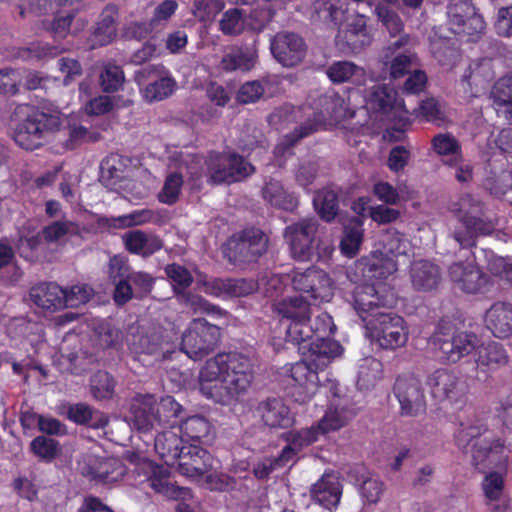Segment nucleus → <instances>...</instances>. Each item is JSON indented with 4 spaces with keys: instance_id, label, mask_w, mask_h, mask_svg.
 <instances>
[{
    "instance_id": "obj_1",
    "label": "nucleus",
    "mask_w": 512,
    "mask_h": 512,
    "mask_svg": "<svg viewBox=\"0 0 512 512\" xmlns=\"http://www.w3.org/2000/svg\"><path fill=\"white\" fill-rule=\"evenodd\" d=\"M488 428L482 424H461L455 434V443L463 451L472 445V465L479 471L487 472L480 484L483 503L488 512H509L511 501L505 490V475L508 454L504 441L491 437Z\"/></svg>"
},
{
    "instance_id": "obj_2",
    "label": "nucleus",
    "mask_w": 512,
    "mask_h": 512,
    "mask_svg": "<svg viewBox=\"0 0 512 512\" xmlns=\"http://www.w3.org/2000/svg\"><path fill=\"white\" fill-rule=\"evenodd\" d=\"M200 390L213 397L211 382L223 384L227 394L236 397L245 394L254 380V365L250 357L238 351L220 352L208 359L199 373Z\"/></svg>"
},
{
    "instance_id": "obj_3",
    "label": "nucleus",
    "mask_w": 512,
    "mask_h": 512,
    "mask_svg": "<svg viewBox=\"0 0 512 512\" xmlns=\"http://www.w3.org/2000/svg\"><path fill=\"white\" fill-rule=\"evenodd\" d=\"M457 224L451 230V237L463 249L476 246V239L494 230V224L485 217L483 204L472 195H464L452 206Z\"/></svg>"
},
{
    "instance_id": "obj_4",
    "label": "nucleus",
    "mask_w": 512,
    "mask_h": 512,
    "mask_svg": "<svg viewBox=\"0 0 512 512\" xmlns=\"http://www.w3.org/2000/svg\"><path fill=\"white\" fill-rule=\"evenodd\" d=\"M380 248L372 252L371 257L357 261L364 277L369 280L384 279L398 270L395 260L398 256L406 255L410 249L409 241L395 229L384 231L379 239Z\"/></svg>"
},
{
    "instance_id": "obj_5",
    "label": "nucleus",
    "mask_w": 512,
    "mask_h": 512,
    "mask_svg": "<svg viewBox=\"0 0 512 512\" xmlns=\"http://www.w3.org/2000/svg\"><path fill=\"white\" fill-rule=\"evenodd\" d=\"M431 342L446 362L456 364L476 350L478 337L471 331L461 330L455 320L442 318L431 336Z\"/></svg>"
},
{
    "instance_id": "obj_6",
    "label": "nucleus",
    "mask_w": 512,
    "mask_h": 512,
    "mask_svg": "<svg viewBox=\"0 0 512 512\" xmlns=\"http://www.w3.org/2000/svg\"><path fill=\"white\" fill-rule=\"evenodd\" d=\"M321 110H314L310 106H303L301 110L307 116L306 121L294 128V130L285 135L284 140L274 149L275 156H284L291 154V149L300 140L313 135L322 130H328L331 126L338 123L339 116L334 109L333 101L327 96H321L318 99Z\"/></svg>"
},
{
    "instance_id": "obj_7",
    "label": "nucleus",
    "mask_w": 512,
    "mask_h": 512,
    "mask_svg": "<svg viewBox=\"0 0 512 512\" xmlns=\"http://www.w3.org/2000/svg\"><path fill=\"white\" fill-rule=\"evenodd\" d=\"M207 183L211 186L242 182L255 173V167L236 152L211 151L205 159Z\"/></svg>"
},
{
    "instance_id": "obj_8",
    "label": "nucleus",
    "mask_w": 512,
    "mask_h": 512,
    "mask_svg": "<svg viewBox=\"0 0 512 512\" xmlns=\"http://www.w3.org/2000/svg\"><path fill=\"white\" fill-rule=\"evenodd\" d=\"M364 335L385 350H396L405 346L409 331L404 319L392 313H377L368 321L362 318Z\"/></svg>"
},
{
    "instance_id": "obj_9",
    "label": "nucleus",
    "mask_w": 512,
    "mask_h": 512,
    "mask_svg": "<svg viewBox=\"0 0 512 512\" xmlns=\"http://www.w3.org/2000/svg\"><path fill=\"white\" fill-rule=\"evenodd\" d=\"M60 120L57 116L31 108L26 117L19 122L13 132V140L22 149L36 150L44 145L49 133L57 131Z\"/></svg>"
},
{
    "instance_id": "obj_10",
    "label": "nucleus",
    "mask_w": 512,
    "mask_h": 512,
    "mask_svg": "<svg viewBox=\"0 0 512 512\" xmlns=\"http://www.w3.org/2000/svg\"><path fill=\"white\" fill-rule=\"evenodd\" d=\"M221 328L205 318H194L182 335L181 350L192 360H202L212 353L221 341Z\"/></svg>"
},
{
    "instance_id": "obj_11",
    "label": "nucleus",
    "mask_w": 512,
    "mask_h": 512,
    "mask_svg": "<svg viewBox=\"0 0 512 512\" xmlns=\"http://www.w3.org/2000/svg\"><path fill=\"white\" fill-rule=\"evenodd\" d=\"M268 248V237L258 228H245L234 233L223 246V253L233 263H251Z\"/></svg>"
},
{
    "instance_id": "obj_12",
    "label": "nucleus",
    "mask_w": 512,
    "mask_h": 512,
    "mask_svg": "<svg viewBox=\"0 0 512 512\" xmlns=\"http://www.w3.org/2000/svg\"><path fill=\"white\" fill-rule=\"evenodd\" d=\"M273 311L281 321H290L286 332L288 342L293 343L295 340L302 339V335L307 336V333H311V328L308 327L311 315L310 303L304 296L284 298L273 305Z\"/></svg>"
},
{
    "instance_id": "obj_13",
    "label": "nucleus",
    "mask_w": 512,
    "mask_h": 512,
    "mask_svg": "<svg viewBox=\"0 0 512 512\" xmlns=\"http://www.w3.org/2000/svg\"><path fill=\"white\" fill-rule=\"evenodd\" d=\"M319 224L315 219H302L285 228L284 238L289 244L292 257L298 261H310L319 248L316 239Z\"/></svg>"
},
{
    "instance_id": "obj_14",
    "label": "nucleus",
    "mask_w": 512,
    "mask_h": 512,
    "mask_svg": "<svg viewBox=\"0 0 512 512\" xmlns=\"http://www.w3.org/2000/svg\"><path fill=\"white\" fill-rule=\"evenodd\" d=\"M449 29L458 35L474 36L485 29V21L471 0H445Z\"/></svg>"
},
{
    "instance_id": "obj_15",
    "label": "nucleus",
    "mask_w": 512,
    "mask_h": 512,
    "mask_svg": "<svg viewBox=\"0 0 512 512\" xmlns=\"http://www.w3.org/2000/svg\"><path fill=\"white\" fill-rule=\"evenodd\" d=\"M393 393L400 405L402 416L416 417L426 412V397L420 378L414 374L397 377Z\"/></svg>"
},
{
    "instance_id": "obj_16",
    "label": "nucleus",
    "mask_w": 512,
    "mask_h": 512,
    "mask_svg": "<svg viewBox=\"0 0 512 512\" xmlns=\"http://www.w3.org/2000/svg\"><path fill=\"white\" fill-rule=\"evenodd\" d=\"M292 286L312 300L329 301L333 295L332 280L322 269L311 266L304 271L294 270Z\"/></svg>"
},
{
    "instance_id": "obj_17",
    "label": "nucleus",
    "mask_w": 512,
    "mask_h": 512,
    "mask_svg": "<svg viewBox=\"0 0 512 512\" xmlns=\"http://www.w3.org/2000/svg\"><path fill=\"white\" fill-rule=\"evenodd\" d=\"M367 104L371 109L382 112L390 120L407 124L409 112L403 100L398 99L397 92L386 85H374L369 93Z\"/></svg>"
},
{
    "instance_id": "obj_18",
    "label": "nucleus",
    "mask_w": 512,
    "mask_h": 512,
    "mask_svg": "<svg viewBox=\"0 0 512 512\" xmlns=\"http://www.w3.org/2000/svg\"><path fill=\"white\" fill-rule=\"evenodd\" d=\"M273 57L284 67H294L302 62L306 55L304 39L294 32L276 33L270 42Z\"/></svg>"
},
{
    "instance_id": "obj_19",
    "label": "nucleus",
    "mask_w": 512,
    "mask_h": 512,
    "mask_svg": "<svg viewBox=\"0 0 512 512\" xmlns=\"http://www.w3.org/2000/svg\"><path fill=\"white\" fill-rule=\"evenodd\" d=\"M290 378L292 380V396L296 402L304 404L316 394L322 393L323 386L317 384V369L312 362L298 361L290 367Z\"/></svg>"
},
{
    "instance_id": "obj_20",
    "label": "nucleus",
    "mask_w": 512,
    "mask_h": 512,
    "mask_svg": "<svg viewBox=\"0 0 512 512\" xmlns=\"http://www.w3.org/2000/svg\"><path fill=\"white\" fill-rule=\"evenodd\" d=\"M426 383L432 397L438 401L459 402L466 394L464 383L452 370L437 369L427 377Z\"/></svg>"
},
{
    "instance_id": "obj_21",
    "label": "nucleus",
    "mask_w": 512,
    "mask_h": 512,
    "mask_svg": "<svg viewBox=\"0 0 512 512\" xmlns=\"http://www.w3.org/2000/svg\"><path fill=\"white\" fill-rule=\"evenodd\" d=\"M495 76L492 59L480 58L468 64L461 75L460 83L465 93L478 97L489 87Z\"/></svg>"
},
{
    "instance_id": "obj_22",
    "label": "nucleus",
    "mask_w": 512,
    "mask_h": 512,
    "mask_svg": "<svg viewBox=\"0 0 512 512\" xmlns=\"http://www.w3.org/2000/svg\"><path fill=\"white\" fill-rule=\"evenodd\" d=\"M318 14L338 28L336 43L338 46H350L352 23L349 22V10L346 0H322Z\"/></svg>"
},
{
    "instance_id": "obj_23",
    "label": "nucleus",
    "mask_w": 512,
    "mask_h": 512,
    "mask_svg": "<svg viewBox=\"0 0 512 512\" xmlns=\"http://www.w3.org/2000/svg\"><path fill=\"white\" fill-rule=\"evenodd\" d=\"M214 457L205 448L188 444L175 466L177 471L187 478L200 479L210 472L213 467Z\"/></svg>"
},
{
    "instance_id": "obj_24",
    "label": "nucleus",
    "mask_w": 512,
    "mask_h": 512,
    "mask_svg": "<svg viewBox=\"0 0 512 512\" xmlns=\"http://www.w3.org/2000/svg\"><path fill=\"white\" fill-rule=\"evenodd\" d=\"M448 275L457 288L469 294L482 292L488 284V276L473 262H454Z\"/></svg>"
},
{
    "instance_id": "obj_25",
    "label": "nucleus",
    "mask_w": 512,
    "mask_h": 512,
    "mask_svg": "<svg viewBox=\"0 0 512 512\" xmlns=\"http://www.w3.org/2000/svg\"><path fill=\"white\" fill-rule=\"evenodd\" d=\"M408 41L409 37L407 35L401 36L383 50L381 57L383 66L393 79L403 77L414 66L418 65V58L415 53L398 52Z\"/></svg>"
},
{
    "instance_id": "obj_26",
    "label": "nucleus",
    "mask_w": 512,
    "mask_h": 512,
    "mask_svg": "<svg viewBox=\"0 0 512 512\" xmlns=\"http://www.w3.org/2000/svg\"><path fill=\"white\" fill-rule=\"evenodd\" d=\"M82 474L96 483L109 484L121 480L126 474V467L114 457H91Z\"/></svg>"
},
{
    "instance_id": "obj_27",
    "label": "nucleus",
    "mask_w": 512,
    "mask_h": 512,
    "mask_svg": "<svg viewBox=\"0 0 512 512\" xmlns=\"http://www.w3.org/2000/svg\"><path fill=\"white\" fill-rule=\"evenodd\" d=\"M484 323L494 337L499 339L512 337V303L494 302L485 312Z\"/></svg>"
},
{
    "instance_id": "obj_28",
    "label": "nucleus",
    "mask_w": 512,
    "mask_h": 512,
    "mask_svg": "<svg viewBox=\"0 0 512 512\" xmlns=\"http://www.w3.org/2000/svg\"><path fill=\"white\" fill-rule=\"evenodd\" d=\"M257 412L263 423L270 428L288 429L295 423L290 408L281 398H267L257 406Z\"/></svg>"
},
{
    "instance_id": "obj_29",
    "label": "nucleus",
    "mask_w": 512,
    "mask_h": 512,
    "mask_svg": "<svg viewBox=\"0 0 512 512\" xmlns=\"http://www.w3.org/2000/svg\"><path fill=\"white\" fill-rule=\"evenodd\" d=\"M148 466L151 469V475L148 477L149 486L156 493L178 502L189 500L193 497L191 489L171 482L170 473L166 468L154 465L152 462H149Z\"/></svg>"
},
{
    "instance_id": "obj_30",
    "label": "nucleus",
    "mask_w": 512,
    "mask_h": 512,
    "mask_svg": "<svg viewBox=\"0 0 512 512\" xmlns=\"http://www.w3.org/2000/svg\"><path fill=\"white\" fill-rule=\"evenodd\" d=\"M298 350L305 354V349L310 353V360L316 369H323L332 359L343 352L341 344L330 337L316 338L305 344H297Z\"/></svg>"
},
{
    "instance_id": "obj_31",
    "label": "nucleus",
    "mask_w": 512,
    "mask_h": 512,
    "mask_svg": "<svg viewBox=\"0 0 512 512\" xmlns=\"http://www.w3.org/2000/svg\"><path fill=\"white\" fill-rule=\"evenodd\" d=\"M409 276L412 287L423 292L436 289L442 280L440 267L426 259L413 261L409 268Z\"/></svg>"
},
{
    "instance_id": "obj_32",
    "label": "nucleus",
    "mask_w": 512,
    "mask_h": 512,
    "mask_svg": "<svg viewBox=\"0 0 512 512\" xmlns=\"http://www.w3.org/2000/svg\"><path fill=\"white\" fill-rule=\"evenodd\" d=\"M475 351L476 369L483 373L494 372L509 364L508 352L498 342L491 341L485 345H477Z\"/></svg>"
},
{
    "instance_id": "obj_33",
    "label": "nucleus",
    "mask_w": 512,
    "mask_h": 512,
    "mask_svg": "<svg viewBox=\"0 0 512 512\" xmlns=\"http://www.w3.org/2000/svg\"><path fill=\"white\" fill-rule=\"evenodd\" d=\"M174 428H170L159 432L155 437L154 449L159 455L161 460L168 466H175L177 460H179L185 444V440L182 435H179Z\"/></svg>"
},
{
    "instance_id": "obj_34",
    "label": "nucleus",
    "mask_w": 512,
    "mask_h": 512,
    "mask_svg": "<svg viewBox=\"0 0 512 512\" xmlns=\"http://www.w3.org/2000/svg\"><path fill=\"white\" fill-rule=\"evenodd\" d=\"M118 8L114 4L104 7L90 36L91 48L110 44L116 37Z\"/></svg>"
},
{
    "instance_id": "obj_35",
    "label": "nucleus",
    "mask_w": 512,
    "mask_h": 512,
    "mask_svg": "<svg viewBox=\"0 0 512 512\" xmlns=\"http://www.w3.org/2000/svg\"><path fill=\"white\" fill-rule=\"evenodd\" d=\"M34 305L44 310L57 311L65 308V290L56 283H39L29 291Z\"/></svg>"
},
{
    "instance_id": "obj_36",
    "label": "nucleus",
    "mask_w": 512,
    "mask_h": 512,
    "mask_svg": "<svg viewBox=\"0 0 512 512\" xmlns=\"http://www.w3.org/2000/svg\"><path fill=\"white\" fill-rule=\"evenodd\" d=\"M65 416L69 421L77 425L86 426L92 429L105 428L109 422L105 413L82 402L69 404L66 409Z\"/></svg>"
},
{
    "instance_id": "obj_37",
    "label": "nucleus",
    "mask_w": 512,
    "mask_h": 512,
    "mask_svg": "<svg viewBox=\"0 0 512 512\" xmlns=\"http://www.w3.org/2000/svg\"><path fill=\"white\" fill-rule=\"evenodd\" d=\"M123 242L128 252L142 257H149L163 248V242L158 236L148 235L142 230L125 233Z\"/></svg>"
},
{
    "instance_id": "obj_38",
    "label": "nucleus",
    "mask_w": 512,
    "mask_h": 512,
    "mask_svg": "<svg viewBox=\"0 0 512 512\" xmlns=\"http://www.w3.org/2000/svg\"><path fill=\"white\" fill-rule=\"evenodd\" d=\"M261 194L267 203L279 209L292 211L298 206V198L288 193L280 181L272 178L265 181Z\"/></svg>"
},
{
    "instance_id": "obj_39",
    "label": "nucleus",
    "mask_w": 512,
    "mask_h": 512,
    "mask_svg": "<svg viewBox=\"0 0 512 512\" xmlns=\"http://www.w3.org/2000/svg\"><path fill=\"white\" fill-rule=\"evenodd\" d=\"M432 148L442 157L444 165H456L461 161L462 148L458 139L451 133H439L432 139Z\"/></svg>"
},
{
    "instance_id": "obj_40",
    "label": "nucleus",
    "mask_w": 512,
    "mask_h": 512,
    "mask_svg": "<svg viewBox=\"0 0 512 512\" xmlns=\"http://www.w3.org/2000/svg\"><path fill=\"white\" fill-rule=\"evenodd\" d=\"M176 297L181 305L194 314H207L216 318H222L227 315V311L218 305L210 303L201 295L193 294L188 291H177Z\"/></svg>"
},
{
    "instance_id": "obj_41",
    "label": "nucleus",
    "mask_w": 512,
    "mask_h": 512,
    "mask_svg": "<svg viewBox=\"0 0 512 512\" xmlns=\"http://www.w3.org/2000/svg\"><path fill=\"white\" fill-rule=\"evenodd\" d=\"M383 378V364L374 357L362 359L358 365L357 387L359 390L368 391L376 387Z\"/></svg>"
},
{
    "instance_id": "obj_42",
    "label": "nucleus",
    "mask_w": 512,
    "mask_h": 512,
    "mask_svg": "<svg viewBox=\"0 0 512 512\" xmlns=\"http://www.w3.org/2000/svg\"><path fill=\"white\" fill-rule=\"evenodd\" d=\"M177 430L185 441L205 442L211 439L213 426L205 417L194 415L182 421Z\"/></svg>"
},
{
    "instance_id": "obj_43",
    "label": "nucleus",
    "mask_w": 512,
    "mask_h": 512,
    "mask_svg": "<svg viewBox=\"0 0 512 512\" xmlns=\"http://www.w3.org/2000/svg\"><path fill=\"white\" fill-rule=\"evenodd\" d=\"M313 205L322 220L331 222L339 211L338 191L332 186L323 187L315 193Z\"/></svg>"
},
{
    "instance_id": "obj_44",
    "label": "nucleus",
    "mask_w": 512,
    "mask_h": 512,
    "mask_svg": "<svg viewBox=\"0 0 512 512\" xmlns=\"http://www.w3.org/2000/svg\"><path fill=\"white\" fill-rule=\"evenodd\" d=\"M163 334L161 330L152 329L145 333L133 336L130 350L136 355H157L163 354Z\"/></svg>"
},
{
    "instance_id": "obj_45",
    "label": "nucleus",
    "mask_w": 512,
    "mask_h": 512,
    "mask_svg": "<svg viewBox=\"0 0 512 512\" xmlns=\"http://www.w3.org/2000/svg\"><path fill=\"white\" fill-rule=\"evenodd\" d=\"M132 421L136 429L142 432L149 431L157 425L153 395H145L132 405Z\"/></svg>"
},
{
    "instance_id": "obj_46",
    "label": "nucleus",
    "mask_w": 512,
    "mask_h": 512,
    "mask_svg": "<svg viewBox=\"0 0 512 512\" xmlns=\"http://www.w3.org/2000/svg\"><path fill=\"white\" fill-rule=\"evenodd\" d=\"M499 115L512 124V75L500 78L492 91Z\"/></svg>"
},
{
    "instance_id": "obj_47",
    "label": "nucleus",
    "mask_w": 512,
    "mask_h": 512,
    "mask_svg": "<svg viewBox=\"0 0 512 512\" xmlns=\"http://www.w3.org/2000/svg\"><path fill=\"white\" fill-rule=\"evenodd\" d=\"M154 411L158 426L175 428L183 407L172 396L162 397L158 402L154 398Z\"/></svg>"
},
{
    "instance_id": "obj_48",
    "label": "nucleus",
    "mask_w": 512,
    "mask_h": 512,
    "mask_svg": "<svg viewBox=\"0 0 512 512\" xmlns=\"http://www.w3.org/2000/svg\"><path fill=\"white\" fill-rule=\"evenodd\" d=\"M125 82V74L121 66L112 62L103 64L99 74V85L104 93L119 91Z\"/></svg>"
},
{
    "instance_id": "obj_49",
    "label": "nucleus",
    "mask_w": 512,
    "mask_h": 512,
    "mask_svg": "<svg viewBox=\"0 0 512 512\" xmlns=\"http://www.w3.org/2000/svg\"><path fill=\"white\" fill-rule=\"evenodd\" d=\"M358 481V493L364 504H376L380 501L385 484L378 476L369 473L360 477Z\"/></svg>"
},
{
    "instance_id": "obj_50",
    "label": "nucleus",
    "mask_w": 512,
    "mask_h": 512,
    "mask_svg": "<svg viewBox=\"0 0 512 512\" xmlns=\"http://www.w3.org/2000/svg\"><path fill=\"white\" fill-rule=\"evenodd\" d=\"M308 327L311 328V333H307V336L302 335V339L295 340L293 344H305L316 338L330 337L336 330L333 318L327 312H322L313 320L310 319Z\"/></svg>"
},
{
    "instance_id": "obj_51",
    "label": "nucleus",
    "mask_w": 512,
    "mask_h": 512,
    "mask_svg": "<svg viewBox=\"0 0 512 512\" xmlns=\"http://www.w3.org/2000/svg\"><path fill=\"white\" fill-rule=\"evenodd\" d=\"M113 226L128 228L141 226L147 223H159V213L148 208L133 210L132 212L113 218Z\"/></svg>"
},
{
    "instance_id": "obj_52",
    "label": "nucleus",
    "mask_w": 512,
    "mask_h": 512,
    "mask_svg": "<svg viewBox=\"0 0 512 512\" xmlns=\"http://www.w3.org/2000/svg\"><path fill=\"white\" fill-rule=\"evenodd\" d=\"M282 440L289 443L296 452H300L303 448L308 447L320 438L315 425L299 430L293 429L282 434Z\"/></svg>"
},
{
    "instance_id": "obj_53",
    "label": "nucleus",
    "mask_w": 512,
    "mask_h": 512,
    "mask_svg": "<svg viewBox=\"0 0 512 512\" xmlns=\"http://www.w3.org/2000/svg\"><path fill=\"white\" fill-rule=\"evenodd\" d=\"M79 233V225L70 220L53 221L42 229L43 239L47 243H55L67 235L76 236Z\"/></svg>"
},
{
    "instance_id": "obj_54",
    "label": "nucleus",
    "mask_w": 512,
    "mask_h": 512,
    "mask_svg": "<svg viewBox=\"0 0 512 512\" xmlns=\"http://www.w3.org/2000/svg\"><path fill=\"white\" fill-rule=\"evenodd\" d=\"M101 139V134L83 125H69L68 137L64 142L67 150H74L86 143H95Z\"/></svg>"
},
{
    "instance_id": "obj_55",
    "label": "nucleus",
    "mask_w": 512,
    "mask_h": 512,
    "mask_svg": "<svg viewBox=\"0 0 512 512\" xmlns=\"http://www.w3.org/2000/svg\"><path fill=\"white\" fill-rule=\"evenodd\" d=\"M219 30L226 36H237L245 31L244 11L230 8L222 14Z\"/></svg>"
},
{
    "instance_id": "obj_56",
    "label": "nucleus",
    "mask_w": 512,
    "mask_h": 512,
    "mask_svg": "<svg viewBox=\"0 0 512 512\" xmlns=\"http://www.w3.org/2000/svg\"><path fill=\"white\" fill-rule=\"evenodd\" d=\"M30 450L40 460L50 463L59 454L60 443L53 438L40 435L31 441Z\"/></svg>"
},
{
    "instance_id": "obj_57",
    "label": "nucleus",
    "mask_w": 512,
    "mask_h": 512,
    "mask_svg": "<svg viewBox=\"0 0 512 512\" xmlns=\"http://www.w3.org/2000/svg\"><path fill=\"white\" fill-rule=\"evenodd\" d=\"M176 86L177 83L172 77H160L145 87L143 95L149 102L161 101L169 97Z\"/></svg>"
},
{
    "instance_id": "obj_58",
    "label": "nucleus",
    "mask_w": 512,
    "mask_h": 512,
    "mask_svg": "<svg viewBox=\"0 0 512 512\" xmlns=\"http://www.w3.org/2000/svg\"><path fill=\"white\" fill-rule=\"evenodd\" d=\"M183 182V176L180 173H170L158 193V201L166 205L175 204L179 200Z\"/></svg>"
},
{
    "instance_id": "obj_59",
    "label": "nucleus",
    "mask_w": 512,
    "mask_h": 512,
    "mask_svg": "<svg viewBox=\"0 0 512 512\" xmlns=\"http://www.w3.org/2000/svg\"><path fill=\"white\" fill-rule=\"evenodd\" d=\"M347 424V417L342 410L329 409L323 417L314 423L319 436H324L330 432L337 431Z\"/></svg>"
},
{
    "instance_id": "obj_60",
    "label": "nucleus",
    "mask_w": 512,
    "mask_h": 512,
    "mask_svg": "<svg viewBox=\"0 0 512 512\" xmlns=\"http://www.w3.org/2000/svg\"><path fill=\"white\" fill-rule=\"evenodd\" d=\"M58 53V47L47 43L36 42L31 43L27 47L19 48L16 55L22 60L29 61L53 58L57 56Z\"/></svg>"
},
{
    "instance_id": "obj_61",
    "label": "nucleus",
    "mask_w": 512,
    "mask_h": 512,
    "mask_svg": "<svg viewBox=\"0 0 512 512\" xmlns=\"http://www.w3.org/2000/svg\"><path fill=\"white\" fill-rule=\"evenodd\" d=\"M224 8L225 2L223 0H194L192 14L200 22H209L213 21Z\"/></svg>"
},
{
    "instance_id": "obj_62",
    "label": "nucleus",
    "mask_w": 512,
    "mask_h": 512,
    "mask_svg": "<svg viewBox=\"0 0 512 512\" xmlns=\"http://www.w3.org/2000/svg\"><path fill=\"white\" fill-rule=\"evenodd\" d=\"M91 393L99 400L109 399L114 393V378L106 371H97L90 380Z\"/></svg>"
},
{
    "instance_id": "obj_63",
    "label": "nucleus",
    "mask_w": 512,
    "mask_h": 512,
    "mask_svg": "<svg viewBox=\"0 0 512 512\" xmlns=\"http://www.w3.org/2000/svg\"><path fill=\"white\" fill-rule=\"evenodd\" d=\"M133 271L128 257L124 254H115L109 258L107 274L112 282L129 279Z\"/></svg>"
},
{
    "instance_id": "obj_64",
    "label": "nucleus",
    "mask_w": 512,
    "mask_h": 512,
    "mask_svg": "<svg viewBox=\"0 0 512 512\" xmlns=\"http://www.w3.org/2000/svg\"><path fill=\"white\" fill-rule=\"evenodd\" d=\"M22 82L23 71L21 69H0V93L10 96L16 95Z\"/></svg>"
}]
</instances>
